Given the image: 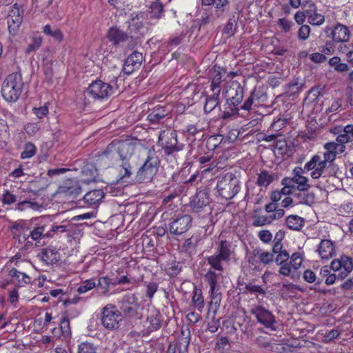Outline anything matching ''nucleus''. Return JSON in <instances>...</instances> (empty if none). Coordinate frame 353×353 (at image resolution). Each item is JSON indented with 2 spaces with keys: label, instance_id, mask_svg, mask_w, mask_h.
<instances>
[{
  "label": "nucleus",
  "instance_id": "obj_1",
  "mask_svg": "<svg viewBox=\"0 0 353 353\" xmlns=\"http://www.w3.org/2000/svg\"><path fill=\"white\" fill-rule=\"evenodd\" d=\"M216 189L219 196L230 200L239 192L241 181L234 174L228 172L218 177Z\"/></svg>",
  "mask_w": 353,
  "mask_h": 353
},
{
  "label": "nucleus",
  "instance_id": "obj_2",
  "mask_svg": "<svg viewBox=\"0 0 353 353\" xmlns=\"http://www.w3.org/2000/svg\"><path fill=\"white\" fill-rule=\"evenodd\" d=\"M234 252L232 244L226 240L220 241L216 252L211 256L206 257L208 264L213 270L223 272L224 268L222 262H229Z\"/></svg>",
  "mask_w": 353,
  "mask_h": 353
},
{
  "label": "nucleus",
  "instance_id": "obj_3",
  "mask_svg": "<svg viewBox=\"0 0 353 353\" xmlns=\"http://www.w3.org/2000/svg\"><path fill=\"white\" fill-rule=\"evenodd\" d=\"M23 83L21 75L17 72L10 74L4 80L1 94L9 102L16 101L21 94Z\"/></svg>",
  "mask_w": 353,
  "mask_h": 353
},
{
  "label": "nucleus",
  "instance_id": "obj_4",
  "mask_svg": "<svg viewBox=\"0 0 353 353\" xmlns=\"http://www.w3.org/2000/svg\"><path fill=\"white\" fill-rule=\"evenodd\" d=\"M159 165L158 157L154 151H149L147 158L137 172L136 181L139 183L151 181L158 171Z\"/></svg>",
  "mask_w": 353,
  "mask_h": 353
},
{
  "label": "nucleus",
  "instance_id": "obj_5",
  "mask_svg": "<svg viewBox=\"0 0 353 353\" xmlns=\"http://www.w3.org/2000/svg\"><path fill=\"white\" fill-rule=\"evenodd\" d=\"M145 17L143 12L132 14L127 29L130 37L129 47L134 48L140 43V39L145 32Z\"/></svg>",
  "mask_w": 353,
  "mask_h": 353
},
{
  "label": "nucleus",
  "instance_id": "obj_6",
  "mask_svg": "<svg viewBox=\"0 0 353 353\" xmlns=\"http://www.w3.org/2000/svg\"><path fill=\"white\" fill-rule=\"evenodd\" d=\"M122 320L123 316L116 305L110 303L102 308L101 322L106 330L110 331L118 330Z\"/></svg>",
  "mask_w": 353,
  "mask_h": 353
},
{
  "label": "nucleus",
  "instance_id": "obj_7",
  "mask_svg": "<svg viewBox=\"0 0 353 353\" xmlns=\"http://www.w3.org/2000/svg\"><path fill=\"white\" fill-rule=\"evenodd\" d=\"M158 143L162 148L166 156L174 155L183 148V144L178 142L177 134L174 130L161 132Z\"/></svg>",
  "mask_w": 353,
  "mask_h": 353
},
{
  "label": "nucleus",
  "instance_id": "obj_8",
  "mask_svg": "<svg viewBox=\"0 0 353 353\" xmlns=\"http://www.w3.org/2000/svg\"><path fill=\"white\" fill-rule=\"evenodd\" d=\"M113 93V88L108 83L101 80L92 82L84 91L83 96L87 103H90L91 99H104L109 97Z\"/></svg>",
  "mask_w": 353,
  "mask_h": 353
},
{
  "label": "nucleus",
  "instance_id": "obj_9",
  "mask_svg": "<svg viewBox=\"0 0 353 353\" xmlns=\"http://www.w3.org/2000/svg\"><path fill=\"white\" fill-rule=\"evenodd\" d=\"M119 312L125 318H140L139 310L140 304L135 294L128 293L125 294L119 301Z\"/></svg>",
  "mask_w": 353,
  "mask_h": 353
},
{
  "label": "nucleus",
  "instance_id": "obj_10",
  "mask_svg": "<svg viewBox=\"0 0 353 353\" xmlns=\"http://www.w3.org/2000/svg\"><path fill=\"white\" fill-rule=\"evenodd\" d=\"M330 168L325 161H322L321 157L317 155L313 156L304 165V169L306 171L312 170L311 176L314 179H319L321 176L327 177L332 175Z\"/></svg>",
  "mask_w": 353,
  "mask_h": 353
},
{
  "label": "nucleus",
  "instance_id": "obj_11",
  "mask_svg": "<svg viewBox=\"0 0 353 353\" xmlns=\"http://www.w3.org/2000/svg\"><path fill=\"white\" fill-rule=\"evenodd\" d=\"M250 313L265 327L271 330H276V321L275 316L268 310L261 305H254L250 310Z\"/></svg>",
  "mask_w": 353,
  "mask_h": 353
},
{
  "label": "nucleus",
  "instance_id": "obj_12",
  "mask_svg": "<svg viewBox=\"0 0 353 353\" xmlns=\"http://www.w3.org/2000/svg\"><path fill=\"white\" fill-rule=\"evenodd\" d=\"M192 217L188 214L175 216L170 220L169 232L174 236H180L192 227Z\"/></svg>",
  "mask_w": 353,
  "mask_h": 353
},
{
  "label": "nucleus",
  "instance_id": "obj_13",
  "mask_svg": "<svg viewBox=\"0 0 353 353\" xmlns=\"http://www.w3.org/2000/svg\"><path fill=\"white\" fill-rule=\"evenodd\" d=\"M227 103L230 106L237 107L243 101L244 90L237 81H231L225 90Z\"/></svg>",
  "mask_w": 353,
  "mask_h": 353
},
{
  "label": "nucleus",
  "instance_id": "obj_14",
  "mask_svg": "<svg viewBox=\"0 0 353 353\" xmlns=\"http://www.w3.org/2000/svg\"><path fill=\"white\" fill-rule=\"evenodd\" d=\"M331 268L334 272L339 271L338 279L343 280L353 270V259L348 256L342 255L331 262Z\"/></svg>",
  "mask_w": 353,
  "mask_h": 353
},
{
  "label": "nucleus",
  "instance_id": "obj_15",
  "mask_svg": "<svg viewBox=\"0 0 353 353\" xmlns=\"http://www.w3.org/2000/svg\"><path fill=\"white\" fill-rule=\"evenodd\" d=\"M324 32L327 37H331L334 42L338 43L347 42L350 37L348 28L341 23H337L333 28L326 27Z\"/></svg>",
  "mask_w": 353,
  "mask_h": 353
},
{
  "label": "nucleus",
  "instance_id": "obj_16",
  "mask_svg": "<svg viewBox=\"0 0 353 353\" xmlns=\"http://www.w3.org/2000/svg\"><path fill=\"white\" fill-rule=\"evenodd\" d=\"M163 316L161 312L155 307L148 309L146 321L144 324L147 334L157 331L161 327Z\"/></svg>",
  "mask_w": 353,
  "mask_h": 353
},
{
  "label": "nucleus",
  "instance_id": "obj_17",
  "mask_svg": "<svg viewBox=\"0 0 353 353\" xmlns=\"http://www.w3.org/2000/svg\"><path fill=\"white\" fill-rule=\"evenodd\" d=\"M106 37L112 46L115 47L119 46L123 42H128L129 46V41H130L128 31L125 32L117 26L110 28L106 34Z\"/></svg>",
  "mask_w": 353,
  "mask_h": 353
},
{
  "label": "nucleus",
  "instance_id": "obj_18",
  "mask_svg": "<svg viewBox=\"0 0 353 353\" xmlns=\"http://www.w3.org/2000/svg\"><path fill=\"white\" fill-rule=\"evenodd\" d=\"M210 198L205 190L198 192L190 201V206L193 212L199 213L209 208Z\"/></svg>",
  "mask_w": 353,
  "mask_h": 353
},
{
  "label": "nucleus",
  "instance_id": "obj_19",
  "mask_svg": "<svg viewBox=\"0 0 353 353\" xmlns=\"http://www.w3.org/2000/svg\"><path fill=\"white\" fill-rule=\"evenodd\" d=\"M143 60L142 53L134 51L125 61L123 71L125 74H131L134 70H138Z\"/></svg>",
  "mask_w": 353,
  "mask_h": 353
},
{
  "label": "nucleus",
  "instance_id": "obj_20",
  "mask_svg": "<svg viewBox=\"0 0 353 353\" xmlns=\"http://www.w3.org/2000/svg\"><path fill=\"white\" fill-rule=\"evenodd\" d=\"M23 11L17 4H14L12 10L10 11L8 17V26L10 32L15 34L18 28L22 22Z\"/></svg>",
  "mask_w": 353,
  "mask_h": 353
},
{
  "label": "nucleus",
  "instance_id": "obj_21",
  "mask_svg": "<svg viewBox=\"0 0 353 353\" xmlns=\"http://www.w3.org/2000/svg\"><path fill=\"white\" fill-rule=\"evenodd\" d=\"M221 273H216L214 270L209 269L204 276L205 281L210 285V297L221 296L220 286L218 281Z\"/></svg>",
  "mask_w": 353,
  "mask_h": 353
},
{
  "label": "nucleus",
  "instance_id": "obj_22",
  "mask_svg": "<svg viewBox=\"0 0 353 353\" xmlns=\"http://www.w3.org/2000/svg\"><path fill=\"white\" fill-rule=\"evenodd\" d=\"M117 143V152L121 161H130L134 151V145L129 141H121Z\"/></svg>",
  "mask_w": 353,
  "mask_h": 353
},
{
  "label": "nucleus",
  "instance_id": "obj_23",
  "mask_svg": "<svg viewBox=\"0 0 353 353\" xmlns=\"http://www.w3.org/2000/svg\"><path fill=\"white\" fill-rule=\"evenodd\" d=\"M335 246L331 240L323 239L319 243L318 252L322 259H329L335 255Z\"/></svg>",
  "mask_w": 353,
  "mask_h": 353
},
{
  "label": "nucleus",
  "instance_id": "obj_24",
  "mask_svg": "<svg viewBox=\"0 0 353 353\" xmlns=\"http://www.w3.org/2000/svg\"><path fill=\"white\" fill-rule=\"evenodd\" d=\"M170 112V110L165 105H158L150 110L148 120L152 123H157Z\"/></svg>",
  "mask_w": 353,
  "mask_h": 353
},
{
  "label": "nucleus",
  "instance_id": "obj_25",
  "mask_svg": "<svg viewBox=\"0 0 353 353\" xmlns=\"http://www.w3.org/2000/svg\"><path fill=\"white\" fill-rule=\"evenodd\" d=\"M37 256L46 265H52L59 261L58 252L49 248H43Z\"/></svg>",
  "mask_w": 353,
  "mask_h": 353
},
{
  "label": "nucleus",
  "instance_id": "obj_26",
  "mask_svg": "<svg viewBox=\"0 0 353 353\" xmlns=\"http://www.w3.org/2000/svg\"><path fill=\"white\" fill-rule=\"evenodd\" d=\"M9 276L11 277L12 283L18 287H24L31 281L28 275L14 268L10 270Z\"/></svg>",
  "mask_w": 353,
  "mask_h": 353
},
{
  "label": "nucleus",
  "instance_id": "obj_27",
  "mask_svg": "<svg viewBox=\"0 0 353 353\" xmlns=\"http://www.w3.org/2000/svg\"><path fill=\"white\" fill-rule=\"evenodd\" d=\"M289 259L290 254L286 250L277 254L275 258V263L281 266L279 272L283 276H290V269L288 265Z\"/></svg>",
  "mask_w": 353,
  "mask_h": 353
},
{
  "label": "nucleus",
  "instance_id": "obj_28",
  "mask_svg": "<svg viewBox=\"0 0 353 353\" xmlns=\"http://www.w3.org/2000/svg\"><path fill=\"white\" fill-rule=\"evenodd\" d=\"M81 192L80 186L74 183L72 185H63L59 187L57 193L65 197L76 198Z\"/></svg>",
  "mask_w": 353,
  "mask_h": 353
},
{
  "label": "nucleus",
  "instance_id": "obj_29",
  "mask_svg": "<svg viewBox=\"0 0 353 353\" xmlns=\"http://www.w3.org/2000/svg\"><path fill=\"white\" fill-rule=\"evenodd\" d=\"M198 22L200 26H205L213 23L219 17L212 11V8H201L199 11Z\"/></svg>",
  "mask_w": 353,
  "mask_h": 353
},
{
  "label": "nucleus",
  "instance_id": "obj_30",
  "mask_svg": "<svg viewBox=\"0 0 353 353\" xmlns=\"http://www.w3.org/2000/svg\"><path fill=\"white\" fill-rule=\"evenodd\" d=\"M122 163L119 168V179L118 181H122L127 182L132 175L133 166L132 165L130 161H121Z\"/></svg>",
  "mask_w": 353,
  "mask_h": 353
},
{
  "label": "nucleus",
  "instance_id": "obj_31",
  "mask_svg": "<svg viewBox=\"0 0 353 353\" xmlns=\"http://www.w3.org/2000/svg\"><path fill=\"white\" fill-rule=\"evenodd\" d=\"M214 7V13L219 17H225L230 10L229 0H214L212 3Z\"/></svg>",
  "mask_w": 353,
  "mask_h": 353
},
{
  "label": "nucleus",
  "instance_id": "obj_32",
  "mask_svg": "<svg viewBox=\"0 0 353 353\" xmlns=\"http://www.w3.org/2000/svg\"><path fill=\"white\" fill-rule=\"evenodd\" d=\"M103 197V191L101 189H97L86 193L83 196V200L89 205H94L101 201Z\"/></svg>",
  "mask_w": 353,
  "mask_h": 353
},
{
  "label": "nucleus",
  "instance_id": "obj_33",
  "mask_svg": "<svg viewBox=\"0 0 353 353\" xmlns=\"http://www.w3.org/2000/svg\"><path fill=\"white\" fill-rule=\"evenodd\" d=\"M303 263V258L299 253L295 252L292 254L290 260L288 261V265L290 269V276L292 278L295 277L296 272L300 268Z\"/></svg>",
  "mask_w": 353,
  "mask_h": 353
},
{
  "label": "nucleus",
  "instance_id": "obj_34",
  "mask_svg": "<svg viewBox=\"0 0 353 353\" xmlns=\"http://www.w3.org/2000/svg\"><path fill=\"white\" fill-rule=\"evenodd\" d=\"M199 241L200 238L198 235H192L185 241L181 246L182 250L189 254L194 253Z\"/></svg>",
  "mask_w": 353,
  "mask_h": 353
},
{
  "label": "nucleus",
  "instance_id": "obj_35",
  "mask_svg": "<svg viewBox=\"0 0 353 353\" xmlns=\"http://www.w3.org/2000/svg\"><path fill=\"white\" fill-rule=\"evenodd\" d=\"M219 96L220 94L212 92V95L205 97V102L203 107L205 113L211 112L219 105Z\"/></svg>",
  "mask_w": 353,
  "mask_h": 353
},
{
  "label": "nucleus",
  "instance_id": "obj_36",
  "mask_svg": "<svg viewBox=\"0 0 353 353\" xmlns=\"http://www.w3.org/2000/svg\"><path fill=\"white\" fill-rule=\"evenodd\" d=\"M294 196L298 200L299 203L308 205L314 203L315 199L314 194L309 193L307 190H299L298 193L295 192Z\"/></svg>",
  "mask_w": 353,
  "mask_h": 353
},
{
  "label": "nucleus",
  "instance_id": "obj_37",
  "mask_svg": "<svg viewBox=\"0 0 353 353\" xmlns=\"http://www.w3.org/2000/svg\"><path fill=\"white\" fill-rule=\"evenodd\" d=\"M253 254L264 265H268L274 261V255L272 253L264 251L260 248L255 249L253 251Z\"/></svg>",
  "mask_w": 353,
  "mask_h": 353
},
{
  "label": "nucleus",
  "instance_id": "obj_38",
  "mask_svg": "<svg viewBox=\"0 0 353 353\" xmlns=\"http://www.w3.org/2000/svg\"><path fill=\"white\" fill-rule=\"evenodd\" d=\"M304 220L298 215H290L286 218L287 226L293 230H300L303 226Z\"/></svg>",
  "mask_w": 353,
  "mask_h": 353
},
{
  "label": "nucleus",
  "instance_id": "obj_39",
  "mask_svg": "<svg viewBox=\"0 0 353 353\" xmlns=\"http://www.w3.org/2000/svg\"><path fill=\"white\" fill-rule=\"evenodd\" d=\"M328 63L338 72L343 73L349 70L347 64L343 63L339 57H333L329 60Z\"/></svg>",
  "mask_w": 353,
  "mask_h": 353
},
{
  "label": "nucleus",
  "instance_id": "obj_40",
  "mask_svg": "<svg viewBox=\"0 0 353 353\" xmlns=\"http://www.w3.org/2000/svg\"><path fill=\"white\" fill-rule=\"evenodd\" d=\"M273 181V175L267 170H263L258 174L256 184L259 186L267 188Z\"/></svg>",
  "mask_w": 353,
  "mask_h": 353
},
{
  "label": "nucleus",
  "instance_id": "obj_41",
  "mask_svg": "<svg viewBox=\"0 0 353 353\" xmlns=\"http://www.w3.org/2000/svg\"><path fill=\"white\" fill-rule=\"evenodd\" d=\"M222 82V74L219 71H214L211 79L210 90L214 93H221V83Z\"/></svg>",
  "mask_w": 353,
  "mask_h": 353
},
{
  "label": "nucleus",
  "instance_id": "obj_42",
  "mask_svg": "<svg viewBox=\"0 0 353 353\" xmlns=\"http://www.w3.org/2000/svg\"><path fill=\"white\" fill-rule=\"evenodd\" d=\"M272 146L274 148L273 151L276 155L283 156L286 154L288 151L286 141L282 137V136H280V137L276 139Z\"/></svg>",
  "mask_w": 353,
  "mask_h": 353
},
{
  "label": "nucleus",
  "instance_id": "obj_43",
  "mask_svg": "<svg viewBox=\"0 0 353 353\" xmlns=\"http://www.w3.org/2000/svg\"><path fill=\"white\" fill-rule=\"evenodd\" d=\"M43 32L48 36L54 38L58 42H61L63 40V34L59 28L52 29V27L47 24L43 27Z\"/></svg>",
  "mask_w": 353,
  "mask_h": 353
},
{
  "label": "nucleus",
  "instance_id": "obj_44",
  "mask_svg": "<svg viewBox=\"0 0 353 353\" xmlns=\"http://www.w3.org/2000/svg\"><path fill=\"white\" fill-rule=\"evenodd\" d=\"M192 302L194 307L201 311L204 307V299L201 290L197 289L196 287L194 288L193 296Z\"/></svg>",
  "mask_w": 353,
  "mask_h": 353
},
{
  "label": "nucleus",
  "instance_id": "obj_45",
  "mask_svg": "<svg viewBox=\"0 0 353 353\" xmlns=\"http://www.w3.org/2000/svg\"><path fill=\"white\" fill-rule=\"evenodd\" d=\"M150 17L159 19L163 14V5L159 1H153L150 6Z\"/></svg>",
  "mask_w": 353,
  "mask_h": 353
},
{
  "label": "nucleus",
  "instance_id": "obj_46",
  "mask_svg": "<svg viewBox=\"0 0 353 353\" xmlns=\"http://www.w3.org/2000/svg\"><path fill=\"white\" fill-rule=\"evenodd\" d=\"M294 184L296 185V190H308L310 188L309 180L307 177L303 175L298 176H292Z\"/></svg>",
  "mask_w": 353,
  "mask_h": 353
},
{
  "label": "nucleus",
  "instance_id": "obj_47",
  "mask_svg": "<svg viewBox=\"0 0 353 353\" xmlns=\"http://www.w3.org/2000/svg\"><path fill=\"white\" fill-rule=\"evenodd\" d=\"M256 96V88L253 90V91L250 93L248 98L245 101L244 103L241 106V109L250 111L254 108L258 107L256 103V98L254 97Z\"/></svg>",
  "mask_w": 353,
  "mask_h": 353
},
{
  "label": "nucleus",
  "instance_id": "obj_48",
  "mask_svg": "<svg viewBox=\"0 0 353 353\" xmlns=\"http://www.w3.org/2000/svg\"><path fill=\"white\" fill-rule=\"evenodd\" d=\"M272 222L271 216L254 215L252 225L255 227H263L270 225Z\"/></svg>",
  "mask_w": 353,
  "mask_h": 353
},
{
  "label": "nucleus",
  "instance_id": "obj_49",
  "mask_svg": "<svg viewBox=\"0 0 353 353\" xmlns=\"http://www.w3.org/2000/svg\"><path fill=\"white\" fill-rule=\"evenodd\" d=\"M212 156L210 155L202 156L198 158V162L202 165L201 168H203V172H209L215 167V164L210 162Z\"/></svg>",
  "mask_w": 353,
  "mask_h": 353
},
{
  "label": "nucleus",
  "instance_id": "obj_50",
  "mask_svg": "<svg viewBox=\"0 0 353 353\" xmlns=\"http://www.w3.org/2000/svg\"><path fill=\"white\" fill-rule=\"evenodd\" d=\"M110 284H112V283H111L109 277L101 276L99 278L98 284L97 285V286L99 290H101L100 292L101 294L106 295L109 291Z\"/></svg>",
  "mask_w": 353,
  "mask_h": 353
},
{
  "label": "nucleus",
  "instance_id": "obj_51",
  "mask_svg": "<svg viewBox=\"0 0 353 353\" xmlns=\"http://www.w3.org/2000/svg\"><path fill=\"white\" fill-rule=\"evenodd\" d=\"M97 346L90 342H82L78 345L77 353H97Z\"/></svg>",
  "mask_w": 353,
  "mask_h": 353
},
{
  "label": "nucleus",
  "instance_id": "obj_52",
  "mask_svg": "<svg viewBox=\"0 0 353 353\" xmlns=\"http://www.w3.org/2000/svg\"><path fill=\"white\" fill-rule=\"evenodd\" d=\"M302 86L303 83H299L297 81L289 83L285 87L286 93L290 96L295 95L300 91Z\"/></svg>",
  "mask_w": 353,
  "mask_h": 353
},
{
  "label": "nucleus",
  "instance_id": "obj_53",
  "mask_svg": "<svg viewBox=\"0 0 353 353\" xmlns=\"http://www.w3.org/2000/svg\"><path fill=\"white\" fill-rule=\"evenodd\" d=\"M44 231V227H37L30 232L29 236L32 238V240L36 241L37 246H39L38 243H39V240L46 236V234H43Z\"/></svg>",
  "mask_w": 353,
  "mask_h": 353
},
{
  "label": "nucleus",
  "instance_id": "obj_54",
  "mask_svg": "<svg viewBox=\"0 0 353 353\" xmlns=\"http://www.w3.org/2000/svg\"><path fill=\"white\" fill-rule=\"evenodd\" d=\"M9 137L10 133L6 121L0 119V141L5 143Z\"/></svg>",
  "mask_w": 353,
  "mask_h": 353
},
{
  "label": "nucleus",
  "instance_id": "obj_55",
  "mask_svg": "<svg viewBox=\"0 0 353 353\" xmlns=\"http://www.w3.org/2000/svg\"><path fill=\"white\" fill-rule=\"evenodd\" d=\"M301 7L303 11L305 13L307 17L312 14H314V12H316L317 10L315 3L311 0L304 1L302 3Z\"/></svg>",
  "mask_w": 353,
  "mask_h": 353
},
{
  "label": "nucleus",
  "instance_id": "obj_56",
  "mask_svg": "<svg viewBox=\"0 0 353 353\" xmlns=\"http://www.w3.org/2000/svg\"><path fill=\"white\" fill-rule=\"evenodd\" d=\"M39 208L40 205L37 203L27 200L20 201L17 203V209L21 211L25 210L26 208H31L34 210H37Z\"/></svg>",
  "mask_w": 353,
  "mask_h": 353
},
{
  "label": "nucleus",
  "instance_id": "obj_57",
  "mask_svg": "<svg viewBox=\"0 0 353 353\" xmlns=\"http://www.w3.org/2000/svg\"><path fill=\"white\" fill-rule=\"evenodd\" d=\"M117 154V143L112 142L107 146L101 157H106L108 159H114Z\"/></svg>",
  "mask_w": 353,
  "mask_h": 353
},
{
  "label": "nucleus",
  "instance_id": "obj_58",
  "mask_svg": "<svg viewBox=\"0 0 353 353\" xmlns=\"http://www.w3.org/2000/svg\"><path fill=\"white\" fill-rule=\"evenodd\" d=\"M303 279L307 283H316V285H319L322 283L321 279H317L315 273L311 270H306L303 273Z\"/></svg>",
  "mask_w": 353,
  "mask_h": 353
},
{
  "label": "nucleus",
  "instance_id": "obj_59",
  "mask_svg": "<svg viewBox=\"0 0 353 353\" xmlns=\"http://www.w3.org/2000/svg\"><path fill=\"white\" fill-rule=\"evenodd\" d=\"M308 22L314 26H320L323 24L325 21V17L323 15L316 13V12H314L307 17Z\"/></svg>",
  "mask_w": 353,
  "mask_h": 353
},
{
  "label": "nucleus",
  "instance_id": "obj_60",
  "mask_svg": "<svg viewBox=\"0 0 353 353\" xmlns=\"http://www.w3.org/2000/svg\"><path fill=\"white\" fill-rule=\"evenodd\" d=\"M36 152V147L32 143H27L24 150L21 153V159H29L33 157Z\"/></svg>",
  "mask_w": 353,
  "mask_h": 353
},
{
  "label": "nucleus",
  "instance_id": "obj_61",
  "mask_svg": "<svg viewBox=\"0 0 353 353\" xmlns=\"http://www.w3.org/2000/svg\"><path fill=\"white\" fill-rule=\"evenodd\" d=\"M223 140L221 135L211 136L207 141V147L210 150H214Z\"/></svg>",
  "mask_w": 353,
  "mask_h": 353
},
{
  "label": "nucleus",
  "instance_id": "obj_62",
  "mask_svg": "<svg viewBox=\"0 0 353 353\" xmlns=\"http://www.w3.org/2000/svg\"><path fill=\"white\" fill-rule=\"evenodd\" d=\"M316 155L321 157L322 161H325V162L328 166H330V168L332 167V163L336 159V155L334 154V152L331 151H326L323 152L322 154Z\"/></svg>",
  "mask_w": 353,
  "mask_h": 353
},
{
  "label": "nucleus",
  "instance_id": "obj_63",
  "mask_svg": "<svg viewBox=\"0 0 353 353\" xmlns=\"http://www.w3.org/2000/svg\"><path fill=\"white\" fill-rule=\"evenodd\" d=\"M97 287V284L92 280H85L83 283L77 288V292L79 294L85 293L89 290Z\"/></svg>",
  "mask_w": 353,
  "mask_h": 353
},
{
  "label": "nucleus",
  "instance_id": "obj_64",
  "mask_svg": "<svg viewBox=\"0 0 353 353\" xmlns=\"http://www.w3.org/2000/svg\"><path fill=\"white\" fill-rule=\"evenodd\" d=\"M255 343L261 347L265 349H273L268 337L259 336L255 339Z\"/></svg>",
  "mask_w": 353,
  "mask_h": 353
}]
</instances>
